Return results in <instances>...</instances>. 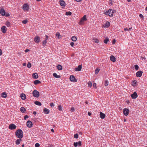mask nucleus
Returning <instances> with one entry per match:
<instances>
[{
    "mask_svg": "<svg viewBox=\"0 0 147 147\" xmlns=\"http://www.w3.org/2000/svg\"><path fill=\"white\" fill-rule=\"evenodd\" d=\"M57 68L59 70H61L62 69V67L60 65H58L57 66Z\"/></svg>",
    "mask_w": 147,
    "mask_h": 147,
    "instance_id": "nucleus-24",
    "label": "nucleus"
},
{
    "mask_svg": "<svg viewBox=\"0 0 147 147\" xmlns=\"http://www.w3.org/2000/svg\"><path fill=\"white\" fill-rule=\"evenodd\" d=\"M123 113L125 116H127L129 113V109L127 108H124L123 110Z\"/></svg>",
    "mask_w": 147,
    "mask_h": 147,
    "instance_id": "nucleus-4",
    "label": "nucleus"
},
{
    "mask_svg": "<svg viewBox=\"0 0 147 147\" xmlns=\"http://www.w3.org/2000/svg\"><path fill=\"white\" fill-rule=\"evenodd\" d=\"M31 67V65L30 63L28 62L27 64V67L28 68H30Z\"/></svg>",
    "mask_w": 147,
    "mask_h": 147,
    "instance_id": "nucleus-44",
    "label": "nucleus"
},
{
    "mask_svg": "<svg viewBox=\"0 0 147 147\" xmlns=\"http://www.w3.org/2000/svg\"><path fill=\"white\" fill-rule=\"evenodd\" d=\"M27 126L29 128L31 127L32 125V122L30 121H28L26 123Z\"/></svg>",
    "mask_w": 147,
    "mask_h": 147,
    "instance_id": "nucleus-8",
    "label": "nucleus"
},
{
    "mask_svg": "<svg viewBox=\"0 0 147 147\" xmlns=\"http://www.w3.org/2000/svg\"><path fill=\"white\" fill-rule=\"evenodd\" d=\"M110 26V23L108 21L107 22L104 24V27L106 28H108Z\"/></svg>",
    "mask_w": 147,
    "mask_h": 147,
    "instance_id": "nucleus-14",
    "label": "nucleus"
},
{
    "mask_svg": "<svg viewBox=\"0 0 147 147\" xmlns=\"http://www.w3.org/2000/svg\"><path fill=\"white\" fill-rule=\"evenodd\" d=\"M40 146V144L38 143H36L35 144V146L36 147H39Z\"/></svg>",
    "mask_w": 147,
    "mask_h": 147,
    "instance_id": "nucleus-48",
    "label": "nucleus"
},
{
    "mask_svg": "<svg viewBox=\"0 0 147 147\" xmlns=\"http://www.w3.org/2000/svg\"><path fill=\"white\" fill-rule=\"evenodd\" d=\"M40 40V38L39 36H36L34 38V41L36 43H38Z\"/></svg>",
    "mask_w": 147,
    "mask_h": 147,
    "instance_id": "nucleus-11",
    "label": "nucleus"
},
{
    "mask_svg": "<svg viewBox=\"0 0 147 147\" xmlns=\"http://www.w3.org/2000/svg\"><path fill=\"white\" fill-rule=\"evenodd\" d=\"M60 4V5L61 6H65V1L62 0H61L59 1Z\"/></svg>",
    "mask_w": 147,
    "mask_h": 147,
    "instance_id": "nucleus-21",
    "label": "nucleus"
},
{
    "mask_svg": "<svg viewBox=\"0 0 147 147\" xmlns=\"http://www.w3.org/2000/svg\"><path fill=\"white\" fill-rule=\"evenodd\" d=\"M93 86L94 87H95V86H96V83H94L93 84Z\"/></svg>",
    "mask_w": 147,
    "mask_h": 147,
    "instance_id": "nucleus-62",
    "label": "nucleus"
},
{
    "mask_svg": "<svg viewBox=\"0 0 147 147\" xmlns=\"http://www.w3.org/2000/svg\"><path fill=\"white\" fill-rule=\"evenodd\" d=\"M100 116L101 119H103L105 117V115L103 113L100 112Z\"/></svg>",
    "mask_w": 147,
    "mask_h": 147,
    "instance_id": "nucleus-16",
    "label": "nucleus"
},
{
    "mask_svg": "<svg viewBox=\"0 0 147 147\" xmlns=\"http://www.w3.org/2000/svg\"><path fill=\"white\" fill-rule=\"evenodd\" d=\"M74 44L73 42H71L70 43V45L71 47H73Z\"/></svg>",
    "mask_w": 147,
    "mask_h": 147,
    "instance_id": "nucleus-54",
    "label": "nucleus"
},
{
    "mask_svg": "<svg viewBox=\"0 0 147 147\" xmlns=\"http://www.w3.org/2000/svg\"><path fill=\"white\" fill-rule=\"evenodd\" d=\"M71 39L74 42L76 41L77 40V38L75 36H72L71 37Z\"/></svg>",
    "mask_w": 147,
    "mask_h": 147,
    "instance_id": "nucleus-31",
    "label": "nucleus"
},
{
    "mask_svg": "<svg viewBox=\"0 0 147 147\" xmlns=\"http://www.w3.org/2000/svg\"><path fill=\"white\" fill-rule=\"evenodd\" d=\"M69 79L71 81L73 82H76L77 80L75 78L74 76L71 75L70 76Z\"/></svg>",
    "mask_w": 147,
    "mask_h": 147,
    "instance_id": "nucleus-6",
    "label": "nucleus"
},
{
    "mask_svg": "<svg viewBox=\"0 0 147 147\" xmlns=\"http://www.w3.org/2000/svg\"><path fill=\"white\" fill-rule=\"evenodd\" d=\"M108 10V11L104 12V13L106 15L109 16L110 17H113L114 11H113V10Z\"/></svg>",
    "mask_w": 147,
    "mask_h": 147,
    "instance_id": "nucleus-1",
    "label": "nucleus"
},
{
    "mask_svg": "<svg viewBox=\"0 0 147 147\" xmlns=\"http://www.w3.org/2000/svg\"><path fill=\"white\" fill-rule=\"evenodd\" d=\"M34 104L40 106L42 105L41 103L40 102L37 101H35Z\"/></svg>",
    "mask_w": 147,
    "mask_h": 147,
    "instance_id": "nucleus-25",
    "label": "nucleus"
},
{
    "mask_svg": "<svg viewBox=\"0 0 147 147\" xmlns=\"http://www.w3.org/2000/svg\"><path fill=\"white\" fill-rule=\"evenodd\" d=\"M44 113L45 114H48L49 112V110L47 108H45L43 110Z\"/></svg>",
    "mask_w": 147,
    "mask_h": 147,
    "instance_id": "nucleus-22",
    "label": "nucleus"
},
{
    "mask_svg": "<svg viewBox=\"0 0 147 147\" xmlns=\"http://www.w3.org/2000/svg\"><path fill=\"white\" fill-rule=\"evenodd\" d=\"M23 137V132L22 131L21 129H19V138L21 139Z\"/></svg>",
    "mask_w": 147,
    "mask_h": 147,
    "instance_id": "nucleus-10",
    "label": "nucleus"
},
{
    "mask_svg": "<svg viewBox=\"0 0 147 147\" xmlns=\"http://www.w3.org/2000/svg\"><path fill=\"white\" fill-rule=\"evenodd\" d=\"M0 13L3 16L5 15V10H0Z\"/></svg>",
    "mask_w": 147,
    "mask_h": 147,
    "instance_id": "nucleus-26",
    "label": "nucleus"
},
{
    "mask_svg": "<svg viewBox=\"0 0 147 147\" xmlns=\"http://www.w3.org/2000/svg\"><path fill=\"white\" fill-rule=\"evenodd\" d=\"M20 97L23 100H25L26 99V95L25 94L21 93L20 94Z\"/></svg>",
    "mask_w": 147,
    "mask_h": 147,
    "instance_id": "nucleus-13",
    "label": "nucleus"
},
{
    "mask_svg": "<svg viewBox=\"0 0 147 147\" xmlns=\"http://www.w3.org/2000/svg\"><path fill=\"white\" fill-rule=\"evenodd\" d=\"M16 135L17 137L18 138V129L16 130Z\"/></svg>",
    "mask_w": 147,
    "mask_h": 147,
    "instance_id": "nucleus-43",
    "label": "nucleus"
},
{
    "mask_svg": "<svg viewBox=\"0 0 147 147\" xmlns=\"http://www.w3.org/2000/svg\"><path fill=\"white\" fill-rule=\"evenodd\" d=\"M109 84V82L107 80H106L105 81L104 85L105 86H108Z\"/></svg>",
    "mask_w": 147,
    "mask_h": 147,
    "instance_id": "nucleus-33",
    "label": "nucleus"
},
{
    "mask_svg": "<svg viewBox=\"0 0 147 147\" xmlns=\"http://www.w3.org/2000/svg\"><path fill=\"white\" fill-rule=\"evenodd\" d=\"M29 50L28 49H26L25 50V52L26 53H27L29 51Z\"/></svg>",
    "mask_w": 147,
    "mask_h": 147,
    "instance_id": "nucleus-58",
    "label": "nucleus"
},
{
    "mask_svg": "<svg viewBox=\"0 0 147 147\" xmlns=\"http://www.w3.org/2000/svg\"><path fill=\"white\" fill-rule=\"evenodd\" d=\"M20 109L22 113H24L26 111L25 108L24 107H21Z\"/></svg>",
    "mask_w": 147,
    "mask_h": 147,
    "instance_id": "nucleus-28",
    "label": "nucleus"
},
{
    "mask_svg": "<svg viewBox=\"0 0 147 147\" xmlns=\"http://www.w3.org/2000/svg\"><path fill=\"white\" fill-rule=\"evenodd\" d=\"M110 60L111 61L113 62H115L116 61V58L114 56L112 55L111 56Z\"/></svg>",
    "mask_w": 147,
    "mask_h": 147,
    "instance_id": "nucleus-18",
    "label": "nucleus"
},
{
    "mask_svg": "<svg viewBox=\"0 0 147 147\" xmlns=\"http://www.w3.org/2000/svg\"><path fill=\"white\" fill-rule=\"evenodd\" d=\"M88 85L89 87H91L92 86V83L90 82H89L88 83Z\"/></svg>",
    "mask_w": 147,
    "mask_h": 147,
    "instance_id": "nucleus-45",
    "label": "nucleus"
},
{
    "mask_svg": "<svg viewBox=\"0 0 147 147\" xmlns=\"http://www.w3.org/2000/svg\"><path fill=\"white\" fill-rule=\"evenodd\" d=\"M53 76L56 78H60L61 77L59 75H57L56 73H54L53 74Z\"/></svg>",
    "mask_w": 147,
    "mask_h": 147,
    "instance_id": "nucleus-23",
    "label": "nucleus"
},
{
    "mask_svg": "<svg viewBox=\"0 0 147 147\" xmlns=\"http://www.w3.org/2000/svg\"><path fill=\"white\" fill-rule=\"evenodd\" d=\"M139 17L140 18H142V19L144 18V16L141 14H140L139 15Z\"/></svg>",
    "mask_w": 147,
    "mask_h": 147,
    "instance_id": "nucleus-50",
    "label": "nucleus"
},
{
    "mask_svg": "<svg viewBox=\"0 0 147 147\" xmlns=\"http://www.w3.org/2000/svg\"><path fill=\"white\" fill-rule=\"evenodd\" d=\"M29 8V6L27 4H24L23 5L22 7L23 9H28Z\"/></svg>",
    "mask_w": 147,
    "mask_h": 147,
    "instance_id": "nucleus-17",
    "label": "nucleus"
},
{
    "mask_svg": "<svg viewBox=\"0 0 147 147\" xmlns=\"http://www.w3.org/2000/svg\"><path fill=\"white\" fill-rule=\"evenodd\" d=\"M2 54V51L1 49H0V55H1Z\"/></svg>",
    "mask_w": 147,
    "mask_h": 147,
    "instance_id": "nucleus-61",
    "label": "nucleus"
},
{
    "mask_svg": "<svg viewBox=\"0 0 147 147\" xmlns=\"http://www.w3.org/2000/svg\"><path fill=\"white\" fill-rule=\"evenodd\" d=\"M137 82L136 80H134L131 82V84L132 86L134 87L136 86Z\"/></svg>",
    "mask_w": 147,
    "mask_h": 147,
    "instance_id": "nucleus-20",
    "label": "nucleus"
},
{
    "mask_svg": "<svg viewBox=\"0 0 147 147\" xmlns=\"http://www.w3.org/2000/svg\"><path fill=\"white\" fill-rule=\"evenodd\" d=\"M47 43V41L46 40H44L43 41L42 43V45L44 47L46 45Z\"/></svg>",
    "mask_w": 147,
    "mask_h": 147,
    "instance_id": "nucleus-35",
    "label": "nucleus"
},
{
    "mask_svg": "<svg viewBox=\"0 0 147 147\" xmlns=\"http://www.w3.org/2000/svg\"><path fill=\"white\" fill-rule=\"evenodd\" d=\"M99 70V69H98V68L96 69L95 71V74H98Z\"/></svg>",
    "mask_w": 147,
    "mask_h": 147,
    "instance_id": "nucleus-37",
    "label": "nucleus"
},
{
    "mask_svg": "<svg viewBox=\"0 0 147 147\" xmlns=\"http://www.w3.org/2000/svg\"><path fill=\"white\" fill-rule=\"evenodd\" d=\"M32 77L34 79H37L38 78V76L37 73H33L32 75Z\"/></svg>",
    "mask_w": 147,
    "mask_h": 147,
    "instance_id": "nucleus-15",
    "label": "nucleus"
},
{
    "mask_svg": "<svg viewBox=\"0 0 147 147\" xmlns=\"http://www.w3.org/2000/svg\"><path fill=\"white\" fill-rule=\"evenodd\" d=\"M51 131L53 132H54V130L53 129H52L51 130Z\"/></svg>",
    "mask_w": 147,
    "mask_h": 147,
    "instance_id": "nucleus-64",
    "label": "nucleus"
},
{
    "mask_svg": "<svg viewBox=\"0 0 147 147\" xmlns=\"http://www.w3.org/2000/svg\"><path fill=\"white\" fill-rule=\"evenodd\" d=\"M82 65H80L78 66L77 67L75 68V70L76 71H79L81 70L82 69Z\"/></svg>",
    "mask_w": 147,
    "mask_h": 147,
    "instance_id": "nucleus-12",
    "label": "nucleus"
},
{
    "mask_svg": "<svg viewBox=\"0 0 147 147\" xmlns=\"http://www.w3.org/2000/svg\"><path fill=\"white\" fill-rule=\"evenodd\" d=\"M87 19L86 18V15H84L83 17L81 18L79 24L80 25H82L83 24L84 22L86 21Z\"/></svg>",
    "mask_w": 147,
    "mask_h": 147,
    "instance_id": "nucleus-2",
    "label": "nucleus"
},
{
    "mask_svg": "<svg viewBox=\"0 0 147 147\" xmlns=\"http://www.w3.org/2000/svg\"><path fill=\"white\" fill-rule=\"evenodd\" d=\"M138 95L136 92H134L131 95V96L133 99H135L138 97Z\"/></svg>",
    "mask_w": 147,
    "mask_h": 147,
    "instance_id": "nucleus-5",
    "label": "nucleus"
},
{
    "mask_svg": "<svg viewBox=\"0 0 147 147\" xmlns=\"http://www.w3.org/2000/svg\"><path fill=\"white\" fill-rule=\"evenodd\" d=\"M28 117H29L28 115H26L24 117V120H26V119L28 118Z\"/></svg>",
    "mask_w": 147,
    "mask_h": 147,
    "instance_id": "nucleus-51",
    "label": "nucleus"
},
{
    "mask_svg": "<svg viewBox=\"0 0 147 147\" xmlns=\"http://www.w3.org/2000/svg\"><path fill=\"white\" fill-rule=\"evenodd\" d=\"M41 83V82L38 80H36L34 81V84L35 85L40 84Z\"/></svg>",
    "mask_w": 147,
    "mask_h": 147,
    "instance_id": "nucleus-29",
    "label": "nucleus"
},
{
    "mask_svg": "<svg viewBox=\"0 0 147 147\" xmlns=\"http://www.w3.org/2000/svg\"><path fill=\"white\" fill-rule=\"evenodd\" d=\"M72 13L70 11L66 12L65 15L67 16H70L71 15Z\"/></svg>",
    "mask_w": 147,
    "mask_h": 147,
    "instance_id": "nucleus-36",
    "label": "nucleus"
},
{
    "mask_svg": "<svg viewBox=\"0 0 147 147\" xmlns=\"http://www.w3.org/2000/svg\"><path fill=\"white\" fill-rule=\"evenodd\" d=\"M134 67H135V68L136 70H138V69L139 66H138V65H135L134 66Z\"/></svg>",
    "mask_w": 147,
    "mask_h": 147,
    "instance_id": "nucleus-39",
    "label": "nucleus"
},
{
    "mask_svg": "<svg viewBox=\"0 0 147 147\" xmlns=\"http://www.w3.org/2000/svg\"><path fill=\"white\" fill-rule=\"evenodd\" d=\"M6 27L5 26H3L1 27V31L4 33H5L6 32Z\"/></svg>",
    "mask_w": 147,
    "mask_h": 147,
    "instance_id": "nucleus-19",
    "label": "nucleus"
},
{
    "mask_svg": "<svg viewBox=\"0 0 147 147\" xmlns=\"http://www.w3.org/2000/svg\"><path fill=\"white\" fill-rule=\"evenodd\" d=\"M33 95L35 97L38 98L39 96V93L36 90H34L32 92Z\"/></svg>",
    "mask_w": 147,
    "mask_h": 147,
    "instance_id": "nucleus-3",
    "label": "nucleus"
},
{
    "mask_svg": "<svg viewBox=\"0 0 147 147\" xmlns=\"http://www.w3.org/2000/svg\"><path fill=\"white\" fill-rule=\"evenodd\" d=\"M28 22V21L27 20H23L22 21V23L25 24H26Z\"/></svg>",
    "mask_w": 147,
    "mask_h": 147,
    "instance_id": "nucleus-40",
    "label": "nucleus"
},
{
    "mask_svg": "<svg viewBox=\"0 0 147 147\" xmlns=\"http://www.w3.org/2000/svg\"><path fill=\"white\" fill-rule=\"evenodd\" d=\"M56 36L58 38H59L61 36L60 33L59 32H57L56 34Z\"/></svg>",
    "mask_w": 147,
    "mask_h": 147,
    "instance_id": "nucleus-32",
    "label": "nucleus"
},
{
    "mask_svg": "<svg viewBox=\"0 0 147 147\" xmlns=\"http://www.w3.org/2000/svg\"><path fill=\"white\" fill-rule=\"evenodd\" d=\"M74 146L75 147H76L78 146V142H75L74 143Z\"/></svg>",
    "mask_w": 147,
    "mask_h": 147,
    "instance_id": "nucleus-46",
    "label": "nucleus"
},
{
    "mask_svg": "<svg viewBox=\"0 0 147 147\" xmlns=\"http://www.w3.org/2000/svg\"><path fill=\"white\" fill-rule=\"evenodd\" d=\"M124 31H129L128 29V28H124Z\"/></svg>",
    "mask_w": 147,
    "mask_h": 147,
    "instance_id": "nucleus-56",
    "label": "nucleus"
},
{
    "mask_svg": "<svg viewBox=\"0 0 147 147\" xmlns=\"http://www.w3.org/2000/svg\"><path fill=\"white\" fill-rule=\"evenodd\" d=\"M109 39L108 38H106L104 40V42L105 43L107 44L109 41Z\"/></svg>",
    "mask_w": 147,
    "mask_h": 147,
    "instance_id": "nucleus-34",
    "label": "nucleus"
},
{
    "mask_svg": "<svg viewBox=\"0 0 147 147\" xmlns=\"http://www.w3.org/2000/svg\"><path fill=\"white\" fill-rule=\"evenodd\" d=\"M74 138H78V135L77 134H76L74 135Z\"/></svg>",
    "mask_w": 147,
    "mask_h": 147,
    "instance_id": "nucleus-41",
    "label": "nucleus"
},
{
    "mask_svg": "<svg viewBox=\"0 0 147 147\" xmlns=\"http://www.w3.org/2000/svg\"><path fill=\"white\" fill-rule=\"evenodd\" d=\"M1 96L3 98H5L7 97V94L6 92H3L1 94Z\"/></svg>",
    "mask_w": 147,
    "mask_h": 147,
    "instance_id": "nucleus-27",
    "label": "nucleus"
},
{
    "mask_svg": "<svg viewBox=\"0 0 147 147\" xmlns=\"http://www.w3.org/2000/svg\"><path fill=\"white\" fill-rule=\"evenodd\" d=\"M88 115L89 116H90L91 115V113L89 112H88Z\"/></svg>",
    "mask_w": 147,
    "mask_h": 147,
    "instance_id": "nucleus-60",
    "label": "nucleus"
},
{
    "mask_svg": "<svg viewBox=\"0 0 147 147\" xmlns=\"http://www.w3.org/2000/svg\"><path fill=\"white\" fill-rule=\"evenodd\" d=\"M93 42L96 43H98L99 42V40L97 38L93 39Z\"/></svg>",
    "mask_w": 147,
    "mask_h": 147,
    "instance_id": "nucleus-30",
    "label": "nucleus"
},
{
    "mask_svg": "<svg viewBox=\"0 0 147 147\" xmlns=\"http://www.w3.org/2000/svg\"><path fill=\"white\" fill-rule=\"evenodd\" d=\"M50 105L52 107H53L55 105L53 103L51 102V103Z\"/></svg>",
    "mask_w": 147,
    "mask_h": 147,
    "instance_id": "nucleus-49",
    "label": "nucleus"
},
{
    "mask_svg": "<svg viewBox=\"0 0 147 147\" xmlns=\"http://www.w3.org/2000/svg\"><path fill=\"white\" fill-rule=\"evenodd\" d=\"M78 142V145L80 146L81 145V141H79Z\"/></svg>",
    "mask_w": 147,
    "mask_h": 147,
    "instance_id": "nucleus-53",
    "label": "nucleus"
},
{
    "mask_svg": "<svg viewBox=\"0 0 147 147\" xmlns=\"http://www.w3.org/2000/svg\"><path fill=\"white\" fill-rule=\"evenodd\" d=\"M16 144L17 145L18 144V139L16 140Z\"/></svg>",
    "mask_w": 147,
    "mask_h": 147,
    "instance_id": "nucleus-57",
    "label": "nucleus"
},
{
    "mask_svg": "<svg viewBox=\"0 0 147 147\" xmlns=\"http://www.w3.org/2000/svg\"><path fill=\"white\" fill-rule=\"evenodd\" d=\"M45 37V40L47 41V40L48 39V36L47 35H46Z\"/></svg>",
    "mask_w": 147,
    "mask_h": 147,
    "instance_id": "nucleus-55",
    "label": "nucleus"
},
{
    "mask_svg": "<svg viewBox=\"0 0 147 147\" xmlns=\"http://www.w3.org/2000/svg\"><path fill=\"white\" fill-rule=\"evenodd\" d=\"M71 111L74 112L75 111L74 108L73 107H72L71 109Z\"/></svg>",
    "mask_w": 147,
    "mask_h": 147,
    "instance_id": "nucleus-52",
    "label": "nucleus"
},
{
    "mask_svg": "<svg viewBox=\"0 0 147 147\" xmlns=\"http://www.w3.org/2000/svg\"><path fill=\"white\" fill-rule=\"evenodd\" d=\"M58 108L59 111H62V107L61 105H58Z\"/></svg>",
    "mask_w": 147,
    "mask_h": 147,
    "instance_id": "nucleus-38",
    "label": "nucleus"
},
{
    "mask_svg": "<svg viewBox=\"0 0 147 147\" xmlns=\"http://www.w3.org/2000/svg\"><path fill=\"white\" fill-rule=\"evenodd\" d=\"M112 1L111 0H110L109 1V4L110 5H112Z\"/></svg>",
    "mask_w": 147,
    "mask_h": 147,
    "instance_id": "nucleus-47",
    "label": "nucleus"
},
{
    "mask_svg": "<svg viewBox=\"0 0 147 147\" xmlns=\"http://www.w3.org/2000/svg\"><path fill=\"white\" fill-rule=\"evenodd\" d=\"M26 63H24L23 64V66H26Z\"/></svg>",
    "mask_w": 147,
    "mask_h": 147,
    "instance_id": "nucleus-63",
    "label": "nucleus"
},
{
    "mask_svg": "<svg viewBox=\"0 0 147 147\" xmlns=\"http://www.w3.org/2000/svg\"><path fill=\"white\" fill-rule=\"evenodd\" d=\"M16 126L14 124H11L9 126V128L10 129H16Z\"/></svg>",
    "mask_w": 147,
    "mask_h": 147,
    "instance_id": "nucleus-7",
    "label": "nucleus"
},
{
    "mask_svg": "<svg viewBox=\"0 0 147 147\" xmlns=\"http://www.w3.org/2000/svg\"><path fill=\"white\" fill-rule=\"evenodd\" d=\"M6 25L7 26L9 27L10 25V23L9 22H7L6 23Z\"/></svg>",
    "mask_w": 147,
    "mask_h": 147,
    "instance_id": "nucleus-42",
    "label": "nucleus"
},
{
    "mask_svg": "<svg viewBox=\"0 0 147 147\" xmlns=\"http://www.w3.org/2000/svg\"><path fill=\"white\" fill-rule=\"evenodd\" d=\"M143 72L141 71H139L136 73V76L137 77H140L142 74Z\"/></svg>",
    "mask_w": 147,
    "mask_h": 147,
    "instance_id": "nucleus-9",
    "label": "nucleus"
},
{
    "mask_svg": "<svg viewBox=\"0 0 147 147\" xmlns=\"http://www.w3.org/2000/svg\"><path fill=\"white\" fill-rule=\"evenodd\" d=\"M115 39L113 40L112 42V43L113 44H114L115 43Z\"/></svg>",
    "mask_w": 147,
    "mask_h": 147,
    "instance_id": "nucleus-59",
    "label": "nucleus"
}]
</instances>
